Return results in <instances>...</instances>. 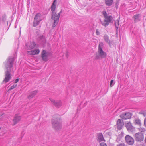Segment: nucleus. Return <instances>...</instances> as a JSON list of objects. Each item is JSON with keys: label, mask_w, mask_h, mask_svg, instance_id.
<instances>
[{"label": "nucleus", "mask_w": 146, "mask_h": 146, "mask_svg": "<svg viewBox=\"0 0 146 146\" xmlns=\"http://www.w3.org/2000/svg\"><path fill=\"white\" fill-rule=\"evenodd\" d=\"M144 126L146 127V118L144 119Z\"/></svg>", "instance_id": "34"}, {"label": "nucleus", "mask_w": 146, "mask_h": 146, "mask_svg": "<svg viewBox=\"0 0 146 146\" xmlns=\"http://www.w3.org/2000/svg\"><path fill=\"white\" fill-rule=\"evenodd\" d=\"M105 19L104 20L105 23L102 22L101 24L103 26L106 27L110 23H113V17L111 15H108V14L105 11H103L102 13Z\"/></svg>", "instance_id": "4"}, {"label": "nucleus", "mask_w": 146, "mask_h": 146, "mask_svg": "<svg viewBox=\"0 0 146 146\" xmlns=\"http://www.w3.org/2000/svg\"><path fill=\"white\" fill-rule=\"evenodd\" d=\"M97 140L99 142L104 141L103 135L102 133H100L97 134Z\"/></svg>", "instance_id": "17"}, {"label": "nucleus", "mask_w": 146, "mask_h": 146, "mask_svg": "<svg viewBox=\"0 0 146 146\" xmlns=\"http://www.w3.org/2000/svg\"><path fill=\"white\" fill-rule=\"evenodd\" d=\"M115 84L114 82V80H111L110 82V86L112 87Z\"/></svg>", "instance_id": "27"}, {"label": "nucleus", "mask_w": 146, "mask_h": 146, "mask_svg": "<svg viewBox=\"0 0 146 146\" xmlns=\"http://www.w3.org/2000/svg\"><path fill=\"white\" fill-rule=\"evenodd\" d=\"M141 15L140 14H137L134 15L133 18H134V22L135 23L140 21L141 20Z\"/></svg>", "instance_id": "15"}, {"label": "nucleus", "mask_w": 146, "mask_h": 146, "mask_svg": "<svg viewBox=\"0 0 146 146\" xmlns=\"http://www.w3.org/2000/svg\"><path fill=\"white\" fill-rule=\"evenodd\" d=\"M103 44L102 42H100L99 44L98 48V54H96V59H98L100 58H104L106 56V53L102 49L103 47Z\"/></svg>", "instance_id": "5"}, {"label": "nucleus", "mask_w": 146, "mask_h": 146, "mask_svg": "<svg viewBox=\"0 0 146 146\" xmlns=\"http://www.w3.org/2000/svg\"><path fill=\"white\" fill-rule=\"evenodd\" d=\"M124 133L123 132H121V133L119 135L117 136V138L116 140V141L118 143L121 140L123 136Z\"/></svg>", "instance_id": "20"}, {"label": "nucleus", "mask_w": 146, "mask_h": 146, "mask_svg": "<svg viewBox=\"0 0 146 146\" xmlns=\"http://www.w3.org/2000/svg\"><path fill=\"white\" fill-rule=\"evenodd\" d=\"M116 146H125V144L123 143H121L117 145Z\"/></svg>", "instance_id": "29"}, {"label": "nucleus", "mask_w": 146, "mask_h": 146, "mask_svg": "<svg viewBox=\"0 0 146 146\" xmlns=\"http://www.w3.org/2000/svg\"><path fill=\"white\" fill-rule=\"evenodd\" d=\"M14 58L9 57L5 64L6 70L5 72V77L3 82L6 83L12 79L11 73L13 71V65L14 63Z\"/></svg>", "instance_id": "1"}, {"label": "nucleus", "mask_w": 146, "mask_h": 146, "mask_svg": "<svg viewBox=\"0 0 146 146\" xmlns=\"http://www.w3.org/2000/svg\"><path fill=\"white\" fill-rule=\"evenodd\" d=\"M104 38L105 41L108 43V44L110 45L111 42L110 39H109V37L106 34H105L104 36Z\"/></svg>", "instance_id": "19"}, {"label": "nucleus", "mask_w": 146, "mask_h": 146, "mask_svg": "<svg viewBox=\"0 0 146 146\" xmlns=\"http://www.w3.org/2000/svg\"><path fill=\"white\" fill-rule=\"evenodd\" d=\"M56 1L57 0H54L51 7V9L52 11L51 19L54 21V22L52 25V27L53 28L58 23L59 19L60 17V14L62 12V10L58 13H56V12H55Z\"/></svg>", "instance_id": "2"}, {"label": "nucleus", "mask_w": 146, "mask_h": 146, "mask_svg": "<svg viewBox=\"0 0 146 146\" xmlns=\"http://www.w3.org/2000/svg\"><path fill=\"white\" fill-rule=\"evenodd\" d=\"M96 34L98 35H100V33L99 32V30L98 29H97L96 30Z\"/></svg>", "instance_id": "33"}, {"label": "nucleus", "mask_w": 146, "mask_h": 146, "mask_svg": "<svg viewBox=\"0 0 146 146\" xmlns=\"http://www.w3.org/2000/svg\"><path fill=\"white\" fill-rule=\"evenodd\" d=\"M19 79L17 78L15 79V83H17L19 81Z\"/></svg>", "instance_id": "35"}, {"label": "nucleus", "mask_w": 146, "mask_h": 146, "mask_svg": "<svg viewBox=\"0 0 146 146\" xmlns=\"http://www.w3.org/2000/svg\"><path fill=\"white\" fill-rule=\"evenodd\" d=\"M38 92V90H36L32 92L28 96V98L29 99H31L35 96Z\"/></svg>", "instance_id": "18"}, {"label": "nucleus", "mask_w": 146, "mask_h": 146, "mask_svg": "<svg viewBox=\"0 0 146 146\" xmlns=\"http://www.w3.org/2000/svg\"><path fill=\"white\" fill-rule=\"evenodd\" d=\"M139 113L143 115L144 117L146 116V110L141 111Z\"/></svg>", "instance_id": "25"}, {"label": "nucleus", "mask_w": 146, "mask_h": 146, "mask_svg": "<svg viewBox=\"0 0 146 146\" xmlns=\"http://www.w3.org/2000/svg\"><path fill=\"white\" fill-rule=\"evenodd\" d=\"M42 20L41 14L40 13H37L34 17L33 26L34 27L36 26Z\"/></svg>", "instance_id": "6"}, {"label": "nucleus", "mask_w": 146, "mask_h": 146, "mask_svg": "<svg viewBox=\"0 0 146 146\" xmlns=\"http://www.w3.org/2000/svg\"><path fill=\"white\" fill-rule=\"evenodd\" d=\"M17 84L15 85H13L11 86L9 89V90H12L14 88H15L17 86Z\"/></svg>", "instance_id": "28"}, {"label": "nucleus", "mask_w": 146, "mask_h": 146, "mask_svg": "<svg viewBox=\"0 0 146 146\" xmlns=\"http://www.w3.org/2000/svg\"><path fill=\"white\" fill-rule=\"evenodd\" d=\"M28 53L29 54H32V55H35V50H31V51H29L28 52Z\"/></svg>", "instance_id": "26"}, {"label": "nucleus", "mask_w": 146, "mask_h": 146, "mask_svg": "<svg viewBox=\"0 0 146 146\" xmlns=\"http://www.w3.org/2000/svg\"><path fill=\"white\" fill-rule=\"evenodd\" d=\"M49 100L54 106L57 108H60L62 105V102L60 100L55 101L51 98H49Z\"/></svg>", "instance_id": "10"}, {"label": "nucleus", "mask_w": 146, "mask_h": 146, "mask_svg": "<svg viewBox=\"0 0 146 146\" xmlns=\"http://www.w3.org/2000/svg\"><path fill=\"white\" fill-rule=\"evenodd\" d=\"M125 125L128 131L131 132L133 131L134 127L131 125L130 122L126 123Z\"/></svg>", "instance_id": "13"}, {"label": "nucleus", "mask_w": 146, "mask_h": 146, "mask_svg": "<svg viewBox=\"0 0 146 146\" xmlns=\"http://www.w3.org/2000/svg\"><path fill=\"white\" fill-rule=\"evenodd\" d=\"M39 40L43 43H44L46 41L45 37L43 35L40 36L39 37Z\"/></svg>", "instance_id": "23"}, {"label": "nucleus", "mask_w": 146, "mask_h": 146, "mask_svg": "<svg viewBox=\"0 0 146 146\" xmlns=\"http://www.w3.org/2000/svg\"><path fill=\"white\" fill-rule=\"evenodd\" d=\"M60 118H54V117L52 120V128L57 131H60L62 127V125L60 122Z\"/></svg>", "instance_id": "3"}, {"label": "nucleus", "mask_w": 146, "mask_h": 146, "mask_svg": "<svg viewBox=\"0 0 146 146\" xmlns=\"http://www.w3.org/2000/svg\"><path fill=\"white\" fill-rule=\"evenodd\" d=\"M36 45V44L34 42H30L29 43L27 48L28 49L31 50L33 49L35 47Z\"/></svg>", "instance_id": "16"}, {"label": "nucleus", "mask_w": 146, "mask_h": 146, "mask_svg": "<svg viewBox=\"0 0 146 146\" xmlns=\"http://www.w3.org/2000/svg\"><path fill=\"white\" fill-rule=\"evenodd\" d=\"M66 57L68 58V55H69V54H68V52H67L66 53Z\"/></svg>", "instance_id": "36"}, {"label": "nucleus", "mask_w": 146, "mask_h": 146, "mask_svg": "<svg viewBox=\"0 0 146 146\" xmlns=\"http://www.w3.org/2000/svg\"><path fill=\"white\" fill-rule=\"evenodd\" d=\"M113 0H105V3L106 5L111 6L112 4Z\"/></svg>", "instance_id": "21"}, {"label": "nucleus", "mask_w": 146, "mask_h": 146, "mask_svg": "<svg viewBox=\"0 0 146 146\" xmlns=\"http://www.w3.org/2000/svg\"><path fill=\"white\" fill-rule=\"evenodd\" d=\"M124 125L123 120L121 119H119L117 121V128L119 130L121 129Z\"/></svg>", "instance_id": "12"}, {"label": "nucleus", "mask_w": 146, "mask_h": 146, "mask_svg": "<svg viewBox=\"0 0 146 146\" xmlns=\"http://www.w3.org/2000/svg\"><path fill=\"white\" fill-rule=\"evenodd\" d=\"M139 130L141 132H145L146 131V130L145 128H139Z\"/></svg>", "instance_id": "32"}, {"label": "nucleus", "mask_w": 146, "mask_h": 146, "mask_svg": "<svg viewBox=\"0 0 146 146\" xmlns=\"http://www.w3.org/2000/svg\"><path fill=\"white\" fill-rule=\"evenodd\" d=\"M134 137L135 140L137 142H141L144 140V135L141 132L135 133V134Z\"/></svg>", "instance_id": "8"}, {"label": "nucleus", "mask_w": 146, "mask_h": 146, "mask_svg": "<svg viewBox=\"0 0 146 146\" xmlns=\"http://www.w3.org/2000/svg\"><path fill=\"white\" fill-rule=\"evenodd\" d=\"M135 123L138 125L139 126L141 125V120L139 119H137L135 120L134 122Z\"/></svg>", "instance_id": "22"}, {"label": "nucleus", "mask_w": 146, "mask_h": 146, "mask_svg": "<svg viewBox=\"0 0 146 146\" xmlns=\"http://www.w3.org/2000/svg\"><path fill=\"white\" fill-rule=\"evenodd\" d=\"M100 146H107L106 144L105 143H101L100 144Z\"/></svg>", "instance_id": "31"}, {"label": "nucleus", "mask_w": 146, "mask_h": 146, "mask_svg": "<svg viewBox=\"0 0 146 146\" xmlns=\"http://www.w3.org/2000/svg\"><path fill=\"white\" fill-rule=\"evenodd\" d=\"M131 113L128 112L121 114L120 115V117L122 119L126 120L131 118Z\"/></svg>", "instance_id": "11"}, {"label": "nucleus", "mask_w": 146, "mask_h": 146, "mask_svg": "<svg viewBox=\"0 0 146 146\" xmlns=\"http://www.w3.org/2000/svg\"><path fill=\"white\" fill-rule=\"evenodd\" d=\"M52 54L50 52H46L45 50H43L41 52V57L43 61H47L48 60V58L52 56Z\"/></svg>", "instance_id": "7"}, {"label": "nucleus", "mask_w": 146, "mask_h": 146, "mask_svg": "<svg viewBox=\"0 0 146 146\" xmlns=\"http://www.w3.org/2000/svg\"><path fill=\"white\" fill-rule=\"evenodd\" d=\"M35 54H38L39 53L40 50L38 49H36V50H35Z\"/></svg>", "instance_id": "30"}, {"label": "nucleus", "mask_w": 146, "mask_h": 146, "mask_svg": "<svg viewBox=\"0 0 146 146\" xmlns=\"http://www.w3.org/2000/svg\"><path fill=\"white\" fill-rule=\"evenodd\" d=\"M115 26L116 30H118L119 28V21L118 20H117L116 21H115Z\"/></svg>", "instance_id": "24"}, {"label": "nucleus", "mask_w": 146, "mask_h": 146, "mask_svg": "<svg viewBox=\"0 0 146 146\" xmlns=\"http://www.w3.org/2000/svg\"><path fill=\"white\" fill-rule=\"evenodd\" d=\"M21 117L17 114H15L13 119V125H15L18 123L21 120Z\"/></svg>", "instance_id": "14"}, {"label": "nucleus", "mask_w": 146, "mask_h": 146, "mask_svg": "<svg viewBox=\"0 0 146 146\" xmlns=\"http://www.w3.org/2000/svg\"><path fill=\"white\" fill-rule=\"evenodd\" d=\"M125 139L128 145H133L134 143V139L129 135H126L125 137Z\"/></svg>", "instance_id": "9"}]
</instances>
